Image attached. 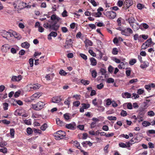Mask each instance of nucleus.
Returning <instances> with one entry per match:
<instances>
[{
  "label": "nucleus",
  "instance_id": "nucleus-56",
  "mask_svg": "<svg viewBox=\"0 0 155 155\" xmlns=\"http://www.w3.org/2000/svg\"><path fill=\"white\" fill-rule=\"evenodd\" d=\"M97 43L99 47H102V42L99 40H97Z\"/></svg>",
  "mask_w": 155,
  "mask_h": 155
},
{
  "label": "nucleus",
  "instance_id": "nucleus-58",
  "mask_svg": "<svg viewBox=\"0 0 155 155\" xmlns=\"http://www.w3.org/2000/svg\"><path fill=\"white\" fill-rule=\"evenodd\" d=\"M29 63L31 67H32L33 65V59L31 58L29 59Z\"/></svg>",
  "mask_w": 155,
  "mask_h": 155
},
{
  "label": "nucleus",
  "instance_id": "nucleus-59",
  "mask_svg": "<svg viewBox=\"0 0 155 155\" xmlns=\"http://www.w3.org/2000/svg\"><path fill=\"white\" fill-rule=\"evenodd\" d=\"M2 121L4 124L7 125L9 124L10 123V121L7 120L5 119L2 120Z\"/></svg>",
  "mask_w": 155,
  "mask_h": 155
},
{
  "label": "nucleus",
  "instance_id": "nucleus-53",
  "mask_svg": "<svg viewBox=\"0 0 155 155\" xmlns=\"http://www.w3.org/2000/svg\"><path fill=\"white\" fill-rule=\"evenodd\" d=\"M104 86V85L102 83H101L100 84L97 85V88L98 89L100 90Z\"/></svg>",
  "mask_w": 155,
  "mask_h": 155
},
{
  "label": "nucleus",
  "instance_id": "nucleus-33",
  "mask_svg": "<svg viewBox=\"0 0 155 155\" xmlns=\"http://www.w3.org/2000/svg\"><path fill=\"white\" fill-rule=\"evenodd\" d=\"M124 0H119L118 1L117 5L119 7H121L123 4Z\"/></svg>",
  "mask_w": 155,
  "mask_h": 155
},
{
  "label": "nucleus",
  "instance_id": "nucleus-54",
  "mask_svg": "<svg viewBox=\"0 0 155 155\" xmlns=\"http://www.w3.org/2000/svg\"><path fill=\"white\" fill-rule=\"evenodd\" d=\"M64 117L66 120H68L70 119V116L68 114L66 113L64 114Z\"/></svg>",
  "mask_w": 155,
  "mask_h": 155
},
{
  "label": "nucleus",
  "instance_id": "nucleus-42",
  "mask_svg": "<svg viewBox=\"0 0 155 155\" xmlns=\"http://www.w3.org/2000/svg\"><path fill=\"white\" fill-rule=\"evenodd\" d=\"M88 52L93 57H95L96 56L95 53L92 50L90 49L88 51Z\"/></svg>",
  "mask_w": 155,
  "mask_h": 155
},
{
  "label": "nucleus",
  "instance_id": "nucleus-61",
  "mask_svg": "<svg viewBox=\"0 0 155 155\" xmlns=\"http://www.w3.org/2000/svg\"><path fill=\"white\" fill-rule=\"evenodd\" d=\"M92 29H95L96 28V25L94 24H89L88 25Z\"/></svg>",
  "mask_w": 155,
  "mask_h": 155
},
{
  "label": "nucleus",
  "instance_id": "nucleus-21",
  "mask_svg": "<svg viewBox=\"0 0 155 155\" xmlns=\"http://www.w3.org/2000/svg\"><path fill=\"white\" fill-rule=\"evenodd\" d=\"M44 27L47 29H50V31H51V25H49L48 23H45L44 24Z\"/></svg>",
  "mask_w": 155,
  "mask_h": 155
},
{
  "label": "nucleus",
  "instance_id": "nucleus-51",
  "mask_svg": "<svg viewBox=\"0 0 155 155\" xmlns=\"http://www.w3.org/2000/svg\"><path fill=\"white\" fill-rule=\"evenodd\" d=\"M119 146L120 147L122 148H126V144L123 142L120 143L119 144Z\"/></svg>",
  "mask_w": 155,
  "mask_h": 155
},
{
  "label": "nucleus",
  "instance_id": "nucleus-24",
  "mask_svg": "<svg viewBox=\"0 0 155 155\" xmlns=\"http://www.w3.org/2000/svg\"><path fill=\"white\" fill-rule=\"evenodd\" d=\"M82 107L85 109H87L90 107V105L89 104L82 103L81 104Z\"/></svg>",
  "mask_w": 155,
  "mask_h": 155
},
{
  "label": "nucleus",
  "instance_id": "nucleus-13",
  "mask_svg": "<svg viewBox=\"0 0 155 155\" xmlns=\"http://www.w3.org/2000/svg\"><path fill=\"white\" fill-rule=\"evenodd\" d=\"M126 20L128 21L129 23L130 24H130H133L136 21V20L134 18L132 17H129L127 19H126Z\"/></svg>",
  "mask_w": 155,
  "mask_h": 155
},
{
  "label": "nucleus",
  "instance_id": "nucleus-39",
  "mask_svg": "<svg viewBox=\"0 0 155 155\" xmlns=\"http://www.w3.org/2000/svg\"><path fill=\"white\" fill-rule=\"evenodd\" d=\"M114 79L112 78H109L107 80L106 82L108 83H113L114 82Z\"/></svg>",
  "mask_w": 155,
  "mask_h": 155
},
{
  "label": "nucleus",
  "instance_id": "nucleus-4",
  "mask_svg": "<svg viewBox=\"0 0 155 155\" xmlns=\"http://www.w3.org/2000/svg\"><path fill=\"white\" fill-rule=\"evenodd\" d=\"M122 35L126 36H130V34L133 33L132 30L130 28H127L124 30L120 29Z\"/></svg>",
  "mask_w": 155,
  "mask_h": 155
},
{
  "label": "nucleus",
  "instance_id": "nucleus-29",
  "mask_svg": "<svg viewBox=\"0 0 155 155\" xmlns=\"http://www.w3.org/2000/svg\"><path fill=\"white\" fill-rule=\"evenodd\" d=\"M74 145L77 147V148L81 149V147L80 146L79 143L77 141H75L74 142Z\"/></svg>",
  "mask_w": 155,
  "mask_h": 155
},
{
  "label": "nucleus",
  "instance_id": "nucleus-2",
  "mask_svg": "<svg viewBox=\"0 0 155 155\" xmlns=\"http://www.w3.org/2000/svg\"><path fill=\"white\" fill-rule=\"evenodd\" d=\"M0 34L3 37L6 38L7 37L8 38L12 37L13 35H14V34H15V33L13 32V31L12 30H10L8 31L3 30L0 32Z\"/></svg>",
  "mask_w": 155,
  "mask_h": 155
},
{
  "label": "nucleus",
  "instance_id": "nucleus-64",
  "mask_svg": "<svg viewBox=\"0 0 155 155\" xmlns=\"http://www.w3.org/2000/svg\"><path fill=\"white\" fill-rule=\"evenodd\" d=\"M108 71L109 72L112 73L114 69V68L111 65H110L108 68Z\"/></svg>",
  "mask_w": 155,
  "mask_h": 155
},
{
  "label": "nucleus",
  "instance_id": "nucleus-57",
  "mask_svg": "<svg viewBox=\"0 0 155 155\" xmlns=\"http://www.w3.org/2000/svg\"><path fill=\"white\" fill-rule=\"evenodd\" d=\"M34 132L35 133H38L39 134H41V131L39 129H37L35 128L33 129Z\"/></svg>",
  "mask_w": 155,
  "mask_h": 155
},
{
  "label": "nucleus",
  "instance_id": "nucleus-14",
  "mask_svg": "<svg viewBox=\"0 0 155 155\" xmlns=\"http://www.w3.org/2000/svg\"><path fill=\"white\" fill-rule=\"evenodd\" d=\"M51 19L53 21L56 20L57 21H59L61 19V18L57 16L55 14H53L51 17Z\"/></svg>",
  "mask_w": 155,
  "mask_h": 155
},
{
  "label": "nucleus",
  "instance_id": "nucleus-22",
  "mask_svg": "<svg viewBox=\"0 0 155 155\" xmlns=\"http://www.w3.org/2000/svg\"><path fill=\"white\" fill-rule=\"evenodd\" d=\"M81 82L84 85H87L90 83V81L87 80L82 79L81 81Z\"/></svg>",
  "mask_w": 155,
  "mask_h": 155
},
{
  "label": "nucleus",
  "instance_id": "nucleus-3",
  "mask_svg": "<svg viewBox=\"0 0 155 155\" xmlns=\"http://www.w3.org/2000/svg\"><path fill=\"white\" fill-rule=\"evenodd\" d=\"M66 135L65 133L62 130L58 131L56 133L54 134V137L55 139L57 140H60L63 138Z\"/></svg>",
  "mask_w": 155,
  "mask_h": 155
},
{
  "label": "nucleus",
  "instance_id": "nucleus-31",
  "mask_svg": "<svg viewBox=\"0 0 155 155\" xmlns=\"http://www.w3.org/2000/svg\"><path fill=\"white\" fill-rule=\"evenodd\" d=\"M147 43V42L146 41L145 42L143 43L142 46V49H145L148 47H149V45L147 44H146V43Z\"/></svg>",
  "mask_w": 155,
  "mask_h": 155
},
{
  "label": "nucleus",
  "instance_id": "nucleus-32",
  "mask_svg": "<svg viewBox=\"0 0 155 155\" xmlns=\"http://www.w3.org/2000/svg\"><path fill=\"white\" fill-rule=\"evenodd\" d=\"M59 74L61 76H65L67 74V73L63 70H61Z\"/></svg>",
  "mask_w": 155,
  "mask_h": 155
},
{
  "label": "nucleus",
  "instance_id": "nucleus-28",
  "mask_svg": "<svg viewBox=\"0 0 155 155\" xmlns=\"http://www.w3.org/2000/svg\"><path fill=\"white\" fill-rule=\"evenodd\" d=\"M85 43L86 44L88 45L89 46H92L93 44L91 41L88 39H86L85 40Z\"/></svg>",
  "mask_w": 155,
  "mask_h": 155
},
{
  "label": "nucleus",
  "instance_id": "nucleus-34",
  "mask_svg": "<svg viewBox=\"0 0 155 155\" xmlns=\"http://www.w3.org/2000/svg\"><path fill=\"white\" fill-rule=\"evenodd\" d=\"M47 124H44L41 127V129L43 131L45 130L47 128Z\"/></svg>",
  "mask_w": 155,
  "mask_h": 155
},
{
  "label": "nucleus",
  "instance_id": "nucleus-50",
  "mask_svg": "<svg viewBox=\"0 0 155 155\" xmlns=\"http://www.w3.org/2000/svg\"><path fill=\"white\" fill-rule=\"evenodd\" d=\"M24 123L27 125H30L31 124L30 119L25 120H24Z\"/></svg>",
  "mask_w": 155,
  "mask_h": 155
},
{
  "label": "nucleus",
  "instance_id": "nucleus-60",
  "mask_svg": "<svg viewBox=\"0 0 155 155\" xmlns=\"http://www.w3.org/2000/svg\"><path fill=\"white\" fill-rule=\"evenodd\" d=\"M67 12L66 10H64L62 13V16L64 17H66L68 16Z\"/></svg>",
  "mask_w": 155,
  "mask_h": 155
},
{
  "label": "nucleus",
  "instance_id": "nucleus-62",
  "mask_svg": "<svg viewBox=\"0 0 155 155\" xmlns=\"http://www.w3.org/2000/svg\"><path fill=\"white\" fill-rule=\"evenodd\" d=\"M112 102L110 99H108L106 101V104L107 105L109 106L111 104Z\"/></svg>",
  "mask_w": 155,
  "mask_h": 155
},
{
  "label": "nucleus",
  "instance_id": "nucleus-37",
  "mask_svg": "<svg viewBox=\"0 0 155 155\" xmlns=\"http://www.w3.org/2000/svg\"><path fill=\"white\" fill-rule=\"evenodd\" d=\"M118 51L117 48H115L113 49L112 51V53L114 55H116L118 53Z\"/></svg>",
  "mask_w": 155,
  "mask_h": 155
},
{
  "label": "nucleus",
  "instance_id": "nucleus-9",
  "mask_svg": "<svg viewBox=\"0 0 155 155\" xmlns=\"http://www.w3.org/2000/svg\"><path fill=\"white\" fill-rule=\"evenodd\" d=\"M61 101V96H58L53 97L52 99V102L55 103H58Z\"/></svg>",
  "mask_w": 155,
  "mask_h": 155
},
{
  "label": "nucleus",
  "instance_id": "nucleus-1",
  "mask_svg": "<svg viewBox=\"0 0 155 155\" xmlns=\"http://www.w3.org/2000/svg\"><path fill=\"white\" fill-rule=\"evenodd\" d=\"M45 104L43 102L39 101L35 104L31 105V108L35 110L39 111L43 109Z\"/></svg>",
  "mask_w": 155,
  "mask_h": 155
},
{
  "label": "nucleus",
  "instance_id": "nucleus-47",
  "mask_svg": "<svg viewBox=\"0 0 155 155\" xmlns=\"http://www.w3.org/2000/svg\"><path fill=\"white\" fill-rule=\"evenodd\" d=\"M100 71L101 73V74L102 75H105L106 73V70L103 68H101V69Z\"/></svg>",
  "mask_w": 155,
  "mask_h": 155
},
{
  "label": "nucleus",
  "instance_id": "nucleus-43",
  "mask_svg": "<svg viewBox=\"0 0 155 155\" xmlns=\"http://www.w3.org/2000/svg\"><path fill=\"white\" fill-rule=\"evenodd\" d=\"M120 115L123 117H125L127 115V112L124 110H122L120 113Z\"/></svg>",
  "mask_w": 155,
  "mask_h": 155
},
{
  "label": "nucleus",
  "instance_id": "nucleus-55",
  "mask_svg": "<svg viewBox=\"0 0 155 155\" xmlns=\"http://www.w3.org/2000/svg\"><path fill=\"white\" fill-rule=\"evenodd\" d=\"M144 92V91L142 89H140L137 90V93L138 94L140 95L142 94Z\"/></svg>",
  "mask_w": 155,
  "mask_h": 155
},
{
  "label": "nucleus",
  "instance_id": "nucleus-46",
  "mask_svg": "<svg viewBox=\"0 0 155 155\" xmlns=\"http://www.w3.org/2000/svg\"><path fill=\"white\" fill-rule=\"evenodd\" d=\"M80 104V103L79 101H76L73 102V106L75 107H78Z\"/></svg>",
  "mask_w": 155,
  "mask_h": 155
},
{
  "label": "nucleus",
  "instance_id": "nucleus-35",
  "mask_svg": "<svg viewBox=\"0 0 155 155\" xmlns=\"http://www.w3.org/2000/svg\"><path fill=\"white\" fill-rule=\"evenodd\" d=\"M57 35V34L56 32L52 31L48 35V36L50 37L53 36V37H56Z\"/></svg>",
  "mask_w": 155,
  "mask_h": 155
},
{
  "label": "nucleus",
  "instance_id": "nucleus-45",
  "mask_svg": "<svg viewBox=\"0 0 155 155\" xmlns=\"http://www.w3.org/2000/svg\"><path fill=\"white\" fill-rule=\"evenodd\" d=\"M7 149L5 147H4L3 148H1L0 149V151L4 153H7Z\"/></svg>",
  "mask_w": 155,
  "mask_h": 155
},
{
  "label": "nucleus",
  "instance_id": "nucleus-48",
  "mask_svg": "<svg viewBox=\"0 0 155 155\" xmlns=\"http://www.w3.org/2000/svg\"><path fill=\"white\" fill-rule=\"evenodd\" d=\"M80 55L81 58L84 60H86L87 59V56L84 54L82 53H80Z\"/></svg>",
  "mask_w": 155,
  "mask_h": 155
},
{
  "label": "nucleus",
  "instance_id": "nucleus-41",
  "mask_svg": "<svg viewBox=\"0 0 155 155\" xmlns=\"http://www.w3.org/2000/svg\"><path fill=\"white\" fill-rule=\"evenodd\" d=\"M27 132L28 134L30 135L32 134L33 130L31 128L28 127L27 129Z\"/></svg>",
  "mask_w": 155,
  "mask_h": 155
},
{
  "label": "nucleus",
  "instance_id": "nucleus-38",
  "mask_svg": "<svg viewBox=\"0 0 155 155\" xmlns=\"http://www.w3.org/2000/svg\"><path fill=\"white\" fill-rule=\"evenodd\" d=\"M92 76L93 78H95L97 75V72L96 70H93L91 72Z\"/></svg>",
  "mask_w": 155,
  "mask_h": 155
},
{
  "label": "nucleus",
  "instance_id": "nucleus-63",
  "mask_svg": "<svg viewBox=\"0 0 155 155\" xmlns=\"http://www.w3.org/2000/svg\"><path fill=\"white\" fill-rule=\"evenodd\" d=\"M138 81L137 79H131L129 81V83L133 84Z\"/></svg>",
  "mask_w": 155,
  "mask_h": 155
},
{
  "label": "nucleus",
  "instance_id": "nucleus-23",
  "mask_svg": "<svg viewBox=\"0 0 155 155\" xmlns=\"http://www.w3.org/2000/svg\"><path fill=\"white\" fill-rule=\"evenodd\" d=\"M42 95L41 93H36L32 95V97L34 98H39Z\"/></svg>",
  "mask_w": 155,
  "mask_h": 155
},
{
  "label": "nucleus",
  "instance_id": "nucleus-18",
  "mask_svg": "<svg viewBox=\"0 0 155 155\" xmlns=\"http://www.w3.org/2000/svg\"><path fill=\"white\" fill-rule=\"evenodd\" d=\"M90 61L91 62V64L94 66L96 65L97 62L96 60L94 58H90Z\"/></svg>",
  "mask_w": 155,
  "mask_h": 155
},
{
  "label": "nucleus",
  "instance_id": "nucleus-40",
  "mask_svg": "<svg viewBox=\"0 0 155 155\" xmlns=\"http://www.w3.org/2000/svg\"><path fill=\"white\" fill-rule=\"evenodd\" d=\"M136 62V60L135 59H133L130 60L129 62L130 64L131 65H133Z\"/></svg>",
  "mask_w": 155,
  "mask_h": 155
},
{
  "label": "nucleus",
  "instance_id": "nucleus-8",
  "mask_svg": "<svg viewBox=\"0 0 155 155\" xmlns=\"http://www.w3.org/2000/svg\"><path fill=\"white\" fill-rule=\"evenodd\" d=\"M10 46L8 44H5L3 45L1 48L2 51L5 52H7L9 51Z\"/></svg>",
  "mask_w": 155,
  "mask_h": 155
},
{
  "label": "nucleus",
  "instance_id": "nucleus-20",
  "mask_svg": "<svg viewBox=\"0 0 155 155\" xmlns=\"http://www.w3.org/2000/svg\"><path fill=\"white\" fill-rule=\"evenodd\" d=\"M40 86L38 84H34L32 85H31V86L30 87V88L31 89H32L33 90H36L37 89H39Z\"/></svg>",
  "mask_w": 155,
  "mask_h": 155
},
{
  "label": "nucleus",
  "instance_id": "nucleus-10",
  "mask_svg": "<svg viewBox=\"0 0 155 155\" xmlns=\"http://www.w3.org/2000/svg\"><path fill=\"white\" fill-rule=\"evenodd\" d=\"M130 26L134 31L138 30L139 28H141L140 25L138 23H136L134 24H130Z\"/></svg>",
  "mask_w": 155,
  "mask_h": 155
},
{
  "label": "nucleus",
  "instance_id": "nucleus-15",
  "mask_svg": "<svg viewBox=\"0 0 155 155\" xmlns=\"http://www.w3.org/2000/svg\"><path fill=\"white\" fill-rule=\"evenodd\" d=\"M56 122L57 124L60 126L62 127L64 126L65 125V123L60 120L59 118L56 119Z\"/></svg>",
  "mask_w": 155,
  "mask_h": 155
},
{
  "label": "nucleus",
  "instance_id": "nucleus-6",
  "mask_svg": "<svg viewBox=\"0 0 155 155\" xmlns=\"http://www.w3.org/2000/svg\"><path fill=\"white\" fill-rule=\"evenodd\" d=\"M133 4V2L132 0H125L124 3V7L125 9H127Z\"/></svg>",
  "mask_w": 155,
  "mask_h": 155
},
{
  "label": "nucleus",
  "instance_id": "nucleus-17",
  "mask_svg": "<svg viewBox=\"0 0 155 155\" xmlns=\"http://www.w3.org/2000/svg\"><path fill=\"white\" fill-rule=\"evenodd\" d=\"M149 66V63L147 61H144L143 63L140 65V67L143 69L146 68Z\"/></svg>",
  "mask_w": 155,
  "mask_h": 155
},
{
  "label": "nucleus",
  "instance_id": "nucleus-27",
  "mask_svg": "<svg viewBox=\"0 0 155 155\" xmlns=\"http://www.w3.org/2000/svg\"><path fill=\"white\" fill-rule=\"evenodd\" d=\"M151 123L148 121H144L142 123V125L144 127H147L150 126Z\"/></svg>",
  "mask_w": 155,
  "mask_h": 155
},
{
  "label": "nucleus",
  "instance_id": "nucleus-36",
  "mask_svg": "<svg viewBox=\"0 0 155 155\" xmlns=\"http://www.w3.org/2000/svg\"><path fill=\"white\" fill-rule=\"evenodd\" d=\"M97 107H98L97 110L100 112H103L105 108L102 106H99L98 105Z\"/></svg>",
  "mask_w": 155,
  "mask_h": 155
},
{
  "label": "nucleus",
  "instance_id": "nucleus-12",
  "mask_svg": "<svg viewBox=\"0 0 155 155\" xmlns=\"http://www.w3.org/2000/svg\"><path fill=\"white\" fill-rule=\"evenodd\" d=\"M21 79V75H18V76H13L12 77L11 80L13 81H18Z\"/></svg>",
  "mask_w": 155,
  "mask_h": 155
},
{
  "label": "nucleus",
  "instance_id": "nucleus-19",
  "mask_svg": "<svg viewBox=\"0 0 155 155\" xmlns=\"http://www.w3.org/2000/svg\"><path fill=\"white\" fill-rule=\"evenodd\" d=\"M21 46L23 48H28L30 46L29 44L26 41L21 43Z\"/></svg>",
  "mask_w": 155,
  "mask_h": 155
},
{
  "label": "nucleus",
  "instance_id": "nucleus-49",
  "mask_svg": "<svg viewBox=\"0 0 155 155\" xmlns=\"http://www.w3.org/2000/svg\"><path fill=\"white\" fill-rule=\"evenodd\" d=\"M3 109L5 110H6L8 109V104L7 103H4L3 104Z\"/></svg>",
  "mask_w": 155,
  "mask_h": 155
},
{
  "label": "nucleus",
  "instance_id": "nucleus-7",
  "mask_svg": "<svg viewBox=\"0 0 155 155\" xmlns=\"http://www.w3.org/2000/svg\"><path fill=\"white\" fill-rule=\"evenodd\" d=\"M58 21L56 20V21H54L52 22H51V29L52 30L57 31L60 25H57V22Z\"/></svg>",
  "mask_w": 155,
  "mask_h": 155
},
{
  "label": "nucleus",
  "instance_id": "nucleus-25",
  "mask_svg": "<svg viewBox=\"0 0 155 155\" xmlns=\"http://www.w3.org/2000/svg\"><path fill=\"white\" fill-rule=\"evenodd\" d=\"M70 97H68L67 99H66L64 101V103L65 105H67L68 106V107H69V106L70 105V99L71 98Z\"/></svg>",
  "mask_w": 155,
  "mask_h": 155
},
{
  "label": "nucleus",
  "instance_id": "nucleus-11",
  "mask_svg": "<svg viewBox=\"0 0 155 155\" xmlns=\"http://www.w3.org/2000/svg\"><path fill=\"white\" fill-rule=\"evenodd\" d=\"M75 123H74L73 124H66L65 125V127L69 129L74 130L75 128Z\"/></svg>",
  "mask_w": 155,
  "mask_h": 155
},
{
  "label": "nucleus",
  "instance_id": "nucleus-16",
  "mask_svg": "<svg viewBox=\"0 0 155 155\" xmlns=\"http://www.w3.org/2000/svg\"><path fill=\"white\" fill-rule=\"evenodd\" d=\"M121 95L122 97L124 98H130L131 96V94L127 92L123 93Z\"/></svg>",
  "mask_w": 155,
  "mask_h": 155
},
{
  "label": "nucleus",
  "instance_id": "nucleus-5",
  "mask_svg": "<svg viewBox=\"0 0 155 155\" xmlns=\"http://www.w3.org/2000/svg\"><path fill=\"white\" fill-rule=\"evenodd\" d=\"M104 14L106 16L107 18L110 19H114L116 16V13L115 12L113 11H107Z\"/></svg>",
  "mask_w": 155,
  "mask_h": 155
},
{
  "label": "nucleus",
  "instance_id": "nucleus-44",
  "mask_svg": "<svg viewBox=\"0 0 155 155\" xmlns=\"http://www.w3.org/2000/svg\"><path fill=\"white\" fill-rule=\"evenodd\" d=\"M147 42L150 43V46L155 45V43L152 41V39L150 38L147 40Z\"/></svg>",
  "mask_w": 155,
  "mask_h": 155
},
{
  "label": "nucleus",
  "instance_id": "nucleus-52",
  "mask_svg": "<svg viewBox=\"0 0 155 155\" xmlns=\"http://www.w3.org/2000/svg\"><path fill=\"white\" fill-rule=\"evenodd\" d=\"M13 32H15V34H14V35H13L12 36V37H14L15 38H16L18 39L19 40L21 38V36H18V34L15 31H13Z\"/></svg>",
  "mask_w": 155,
  "mask_h": 155
},
{
  "label": "nucleus",
  "instance_id": "nucleus-26",
  "mask_svg": "<svg viewBox=\"0 0 155 155\" xmlns=\"http://www.w3.org/2000/svg\"><path fill=\"white\" fill-rule=\"evenodd\" d=\"M15 133V129L13 128H11L10 129V134L12 138H14Z\"/></svg>",
  "mask_w": 155,
  "mask_h": 155
},
{
  "label": "nucleus",
  "instance_id": "nucleus-30",
  "mask_svg": "<svg viewBox=\"0 0 155 155\" xmlns=\"http://www.w3.org/2000/svg\"><path fill=\"white\" fill-rule=\"evenodd\" d=\"M107 118L110 120H117V117L115 116H109Z\"/></svg>",
  "mask_w": 155,
  "mask_h": 155
}]
</instances>
